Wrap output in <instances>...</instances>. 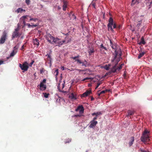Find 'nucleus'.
<instances>
[{
    "label": "nucleus",
    "instance_id": "f257e3e1",
    "mask_svg": "<svg viewBox=\"0 0 152 152\" xmlns=\"http://www.w3.org/2000/svg\"><path fill=\"white\" fill-rule=\"evenodd\" d=\"M110 46L111 48L115 50V56L114 58L112 60V61L115 64V65L111 69L110 72H115L117 69V65L118 63L120 61V58L121 56V50L119 46L115 42H113L111 40H110Z\"/></svg>",
    "mask_w": 152,
    "mask_h": 152
},
{
    "label": "nucleus",
    "instance_id": "f03ea898",
    "mask_svg": "<svg viewBox=\"0 0 152 152\" xmlns=\"http://www.w3.org/2000/svg\"><path fill=\"white\" fill-rule=\"evenodd\" d=\"M150 132L148 131L145 130L141 138V140L143 142H147L149 141Z\"/></svg>",
    "mask_w": 152,
    "mask_h": 152
},
{
    "label": "nucleus",
    "instance_id": "7ed1b4c3",
    "mask_svg": "<svg viewBox=\"0 0 152 152\" xmlns=\"http://www.w3.org/2000/svg\"><path fill=\"white\" fill-rule=\"evenodd\" d=\"M65 42V40L62 41L61 39L57 38H55L54 37V39L52 41V43L53 44H55L56 46H60L62 45Z\"/></svg>",
    "mask_w": 152,
    "mask_h": 152
},
{
    "label": "nucleus",
    "instance_id": "20e7f679",
    "mask_svg": "<svg viewBox=\"0 0 152 152\" xmlns=\"http://www.w3.org/2000/svg\"><path fill=\"white\" fill-rule=\"evenodd\" d=\"M28 64L27 62H25L23 64H19V66L21 69L25 71L28 70Z\"/></svg>",
    "mask_w": 152,
    "mask_h": 152
},
{
    "label": "nucleus",
    "instance_id": "39448f33",
    "mask_svg": "<svg viewBox=\"0 0 152 152\" xmlns=\"http://www.w3.org/2000/svg\"><path fill=\"white\" fill-rule=\"evenodd\" d=\"M7 33L6 31H4L0 39V44H2L4 43L7 39Z\"/></svg>",
    "mask_w": 152,
    "mask_h": 152
},
{
    "label": "nucleus",
    "instance_id": "423d86ee",
    "mask_svg": "<svg viewBox=\"0 0 152 152\" xmlns=\"http://www.w3.org/2000/svg\"><path fill=\"white\" fill-rule=\"evenodd\" d=\"M113 23V20L112 18L110 17L108 20V23L107 25V27L108 29H110L112 31H113V28H112V26Z\"/></svg>",
    "mask_w": 152,
    "mask_h": 152
},
{
    "label": "nucleus",
    "instance_id": "0eeeda50",
    "mask_svg": "<svg viewBox=\"0 0 152 152\" xmlns=\"http://www.w3.org/2000/svg\"><path fill=\"white\" fill-rule=\"evenodd\" d=\"M19 47V45L18 44L14 47L13 50L10 54V57L14 56L18 52V48Z\"/></svg>",
    "mask_w": 152,
    "mask_h": 152
},
{
    "label": "nucleus",
    "instance_id": "6e6552de",
    "mask_svg": "<svg viewBox=\"0 0 152 152\" xmlns=\"http://www.w3.org/2000/svg\"><path fill=\"white\" fill-rule=\"evenodd\" d=\"M46 39L50 43H52V41L54 39V37H53L52 35L49 34H47L46 35Z\"/></svg>",
    "mask_w": 152,
    "mask_h": 152
},
{
    "label": "nucleus",
    "instance_id": "1a4fd4ad",
    "mask_svg": "<svg viewBox=\"0 0 152 152\" xmlns=\"http://www.w3.org/2000/svg\"><path fill=\"white\" fill-rule=\"evenodd\" d=\"M75 110L76 111H79L80 114H82L84 113V108L82 105H80L78 106Z\"/></svg>",
    "mask_w": 152,
    "mask_h": 152
},
{
    "label": "nucleus",
    "instance_id": "9d476101",
    "mask_svg": "<svg viewBox=\"0 0 152 152\" xmlns=\"http://www.w3.org/2000/svg\"><path fill=\"white\" fill-rule=\"evenodd\" d=\"M92 92L91 90H87L83 94L81 95V97H86L88 95H90L91 94Z\"/></svg>",
    "mask_w": 152,
    "mask_h": 152
},
{
    "label": "nucleus",
    "instance_id": "9b49d317",
    "mask_svg": "<svg viewBox=\"0 0 152 152\" xmlns=\"http://www.w3.org/2000/svg\"><path fill=\"white\" fill-rule=\"evenodd\" d=\"M97 123V121H91L90 122L89 127L90 128H94L95 127Z\"/></svg>",
    "mask_w": 152,
    "mask_h": 152
},
{
    "label": "nucleus",
    "instance_id": "f8f14e48",
    "mask_svg": "<svg viewBox=\"0 0 152 152\" xmlns=\"http://www.w3.org/2000/svg\"><path fill=\"white\" fill-rule=\"evenodd\" d=\"M21 35V34H20L19 32L14 31L12 35V38L13 39L15 37H19Z\"/></svg>",
    "mask_w": 152,
    "mask_h": 152
},
{
    "label": "nucleus",
    "instance_id": "ddd939ff",
    "mask_svg": "<svg viewBox=\"0 0 152 152\" xmlns=\"http://www.w3.org/2000/svg\"><path fill=\"white\" fill-rule=\"evenodd\" d=\"M39 89L41 90H45L46 89V86L42 83H40L39 85Z\"/></svg>",
    "mask_w": 152,
    "mask_h": 152
},
{
    "label": "nucleus",
    "instance_id": "4468645a",
    "mask_svg": "<svg viewBox=\"0 0 152 152\" xmlns=\"http://www.w3.org/2000/svg\"><path fill=\"white\" fill-rule=\"evenodd\" d=\"M100 50L104 52V50L107 51V49L106 47L104 46L103 44H102L100 45Z\"/></svg>",
    "mask_w": 152,
    "mask_h": 152
},
{
    "label": "nucleus",
    "instance_id": "2eb2a0df",
    "mask_svg": "<svg viewBox=\"0 0 152 152\" xmlns=\"http://www.w3.org/2000/svg\"><path fill=\"white\" fill-rule=\"evenodd\" d=\"M34 45L38 46L39 45V40L37 38H35L33 40Z\"/></svg>",
    "mask_w": 152,
    "mask_h": 152
},
{
    "label": "nucleus",
    "instance_id": "dca6fc26",
    "mask_svg": "<svg viewBox=\"0 0 152 152\" xmlns=\"http://www.w3.org/2000/svg\"><path fill=\"white\" fill-rule=\"evenodd\" d=\"M94 49L93 48L89 49V50L88 51V53H89V55L90 56L92 55V54L94 53Z\"/></svg>",
    "mask_w": 152,
    "mask_h": 152
},
{
    "label": "nucleus",
    "instance_id": "f3484780",
    "mask_svg": "<svg viewBox=\"0 0 152 152\" xmlns=\"http://www.w3.org/2000/svg\"><path fill=\"white\" fill-rule=\"evenodd\" d=\"M64 5L63 6V10L64 11L66 10V9L67 6V2L66 1H63Z\"/></svg>",
    "mask_w": 152,
    "mask_h": 152
},
{
    "label": "nucleus",
    "instance_id": "a211bd4d",
    "mask_svg": "<svg viewBox=\"0 0 152 152\" xmlns=\"http://www.w3.org/2000/svg\"><path fill=\"white\" fill-rule=\"evenodd\" d=\"M146 43V42L144 40V39L143 37H142L141 38V42L138 43L139 45H141L142 44L143 45H145Z\"/></svg>",
    "mask_w": 152,
    "mask_h": 152
},
{
    "label": "nucleus",
    "instance_id": "6ab92c4d",
    "mask_svg": "<svg viewBox=\"0 0 152 152\" xmlns=\"http://www.w3.org/2000/svg\"><path fill=\"white\" fill-rule=\"evenodd\" d=\"M69 97L72 99H76V96L74 95L73 93H72L69 96Z\"/></svg>",
    "mask_w": 152,
    "mask_h": 152
},
{
    "label": "nucleus",
    "instance_id": "aec40b11",
    "mask_svg": "<svg viewBox=\"0 0 152 152\" xmlns=\"http://www.w3.org/2000/svg\"><path fill=\"white\" fill-rule=\"evenodd\" d=\"M131 141L129 142V145L130 146H131L133 143L134 141V137H132L130 138Z\"/></svg>",
    "mask_w": 152,
    "mask_h": 152
},
{
    "label": "nucleus",
    "instance_id": "412c9836",
    "mask_svg": "<svg viewBox=\"0 0 152 152\" xmlns=\"http://www.w3.org/2000/svg\"><path fill=\"white\" fill-rule=\"evenodd\" d=\"M139 3V0H132L131 4L134 5L136 3L138 4Z\"/></svg>",
    "mask_w": 152,
    "mask_h": 152
},
{
    "label": "nucleus",
    "instance_id": "4be33fe9",
    "mask_svg": "<svg viewBox=\"0 0 152 152\" xmlns=\"http://www.w3.org/2000/svg\"><path fill=\"white\" fill-rule=\"evenodd\" d=\"M127 113L128 115H127V116L128 117L130 115H133L134 114V112L130 110H128Z\"/></svg>",
    "mask_w": 152,
    "mask_h": 152
},
{
    "label": "nucleus",
    "instance_id": "5701e85b",
    "mask_svg": "<svg viewBox=\"0 0 152 152\" xmlns=\"http://www.w3.org/2000/svg\"><path fill=\"white\" fill-rule=\"evenodd\" d=\"M148 3H149V8H150L152 6V0H145Z\"/></svg>",
    "mask_w": 152,
    "mask_h": 152
},
{
    "label": "nucleus",
    "instance_id": "b1692460",
    "mask_svg": "<svg viewBox=\"0 0 152 152\" xmlns=\"http://www.w3.org/2000/svg\"><path fill=\"white\" fill-rule=\"evenodd\" d=\"M96 0H93L91 4H90V5H92L95 9H96L95 2Z\"/></svg>",
    "mask_w": 152,
    "mask_h": 152
},
{
    "label": "nucleus",
    "instance_id": "393cba45",
    "mask_svg": "<svg viewBox=\"0 0 152 152\" xmlns=\"http://www.w3.org/2000/svg\"><path fill=\"white\" fill-rule=\"evenodd\" d=\"M100 91V90L98 91H97V94L99 96L101 94H104L106 93L105 90L102 91L101 92Z\"/></svg>",
    "mask_w": 152,
    "mask_h": 152
},
{
    "label": "nucleus",
    "instance_id": "a878e982",
    "mask_svg": "<svg viewBox=\"0 0 152 152\" xmlns=\"http://www.w3.org/2000/svg\"><path fill=\"white\" fill-rule=\"evenodd\" d=\"M23 10V9H22L20 8H19L17 9V10L15 11V12H16L17 13H19L20 12H22Z\"/></svg>",
    "mask_w": 152,
    "mask_h": 152
},
{
    "label": "nucleus",
    "instance_id": "bb28decb",
    "mask_svg": "<svg viewBox=\"0 0 152 152\" xmlns=\"http://www.w3.org/2000/svg\"><path fill=\"white\" fill-rule=\"evenodd\" d=\"M145 53L144 52H142L141 53H140L139 55L138 56V59L140 58L141 57H142L145 54Z\"/></svg>",
    "mask_w": 152,
    "mask_h": 152
},
{
    "label": "nucleus",
    "instance_id": "cd10ccee",
    "mask_svg": "<svg viewBox=\"0 0 152 152\" xmlns=\"http://www.w3.org/2000/svg\"><path fill=\"white\" fill-rule=\"evenodd\" d=\"M82 64V66H85V67H86L87 66V61L85 60L84 62H82V63H81Z\"/></svg>",
    "mask_w": 152,
    "mask_h": 152
},
{
    "label": "nucleus",
    "instance_id": "c85d7f7f",
    "mask_svg": "<svg viewBox=\"0 0 152 152\" xmlns=\"http://www.w3.org/2000/svg\"><path fill=\"white\" fill-rule=\"evenodd\" d=\"M46 56L48 57L47 60L48 61H49L50 62L51 60V56L50 54H47Z\"/></svg>",
    "mask_w": 152,
    "mask_h": 152
},
{
    "label": "nucleus",
    "instance_id": "c756f323",
    "mask_svg": "<svg viewBox=\"0 0 152 152\" xmlns=\"http://www.w3.org/2000/svg\"><path fill=\"white\" fill-rule=\"evenodd\" d=\"M43 94L44 95V97L46 98H48V97L49 95H50L49 94H47L46 93H43Z\"/></svg>",
    "mask_w": 152,
    "mask_h": 152
},
{
    "label": "nucleus",
    "instance_id": "7c9ffc66",
    "mask_svg": "<svg viewBox=\"0 0 152 152\" xmlns=\"http://www.w3.org/2000/svg\"><path fill=\"white\" fill-rule=\"evenodd\" d=\"M101 114V113L100 112H97V113H94L92 114V115L93 116L94 115H95L96 116H97Z\"/></svg>",
    "mask_w": 152,
    "mask_h": 152
},
{
    "label": "nucleus",
    "instance_id": "2f4dec72",
    "mask_svg": "<svg viewBox=\"0 0 152 152\" xmlns=\"http://www.w3.org/2000/svg\"><path fill=\"white\" fill-rule=\"evenodd\" d=\"M142 23L141 21H139V23H138L137 25V27L138 28H139L141 26V23Z\"/></svg>",
    "mask_w": 152,
    "mask_h": 152
},
{
    "label": "nucleus",
    "instance_id": "473e14b6",
    "mask_svg": "<svg viewBox=\"0 0 152 152\" xmlns=\"http://www.w3.org/2000/svg\"><path fill=\"white\" fill-rule=\"evenodd\" d=\"M123 65V64H121V65L119 67H118L117 66V70L119 71L120 69H121L122 68V66Z\"/></svg>",
    "mask_w": 152,
    "mask_h": 152
},
{
    "label": "nucleus",
    "instance_id": "72a5a7b5",
    "mask_svg": "<svg viewBox=\"0 0 152 152\" xmlns=\"http://www.w3.org/2000/svg\"><path fill=\"white\" fill-rule=\"evenodd\" d=\"M104 68L107 70H108L109 69V66L107 65H106L104 66Z\"/></svg>",
    "mask_w": 152,
    "mask_h": 152
},
{
    "label": "nucleus",
    "instance_id": "f704fd0d",
    "mask_svg": "<svg viewBox=\"0 0 152 152\" xmlns=\"http://www.w3.org/2000/svg\"><path fill=\"white\" fill-rule=\"evenodd\" d=\"M90 79H91V80H92L93 79V78H92L91 77H86L84 79H83L82 80V81H84L86 80H90Z\"/></svg>",
    "mask_w": 152,
    "mask_h": 152
},
{
    "label": "nucleus",
    "instance_id": "c9c22d12",
    "mask_svg": "<svg viewBox=\"0 0 152 152\" xmlns=\"http://www.w3.org/2000/svg\"><path fill=\"white\" fill-rule=\"evenodd\" d=\"M122 26V25L120 24L117 25V30L120 29Z\"/></svg>",
    "mask_w": 152,
    "mask_h": 152
},
{
    "label": "nucleus",
    "instance_id": "e433bc0d",
    "mask_svg": "<svg viewBox=\"0 0 152 152\" xmlns=\"http://www.w3.org/2000/svg\"><path fill=\"white\" fill-rule=\"evenodd\" d=\"M101 82H98L97 84V86L95 88V89H96L101 84Z\"/></svg>",
    "mask_w": 152,
    "mask_h": 152
},
{
    "label": "nucleus",
    "instance_id": "4c0bfd02",
    "mask_svg": "<svg viewBox=\"0 0 152 152\" xmlns=\"http://www.w3.org/2000/svg\"><path fill=\"white\" fill-rule=\"evenodd\" d=\"M37 20V18H30V19L29 20V21H31L33 20V21L35 22Z\"/></svg>",
    "mask_w": 152,
    "mask_h": 152
},
{
    "label": "nucleus",
    "instance_id": "58836bf2",
    "mask_svg": "<svg viewBox=\"0 0 152 152\" xmlns=\"http://www.w3.org/2000/svg\"><path fill=\"white\" fill-rule=\"evenodd\" d=\"M76 61H77V63L79 64H81L82 63V62L79 59H77L76 60Z\"/></svg>",
    "mask_w": 152,
    "mask_h": 152
},
{
    "label": "nucleus",
    "instance_id": "ea45409f",
    "mask_svg": "<svg viewBox=\"0 0 152 152\" xmlns=\"http://www.w3.org/2000/svg\"><path fill=\"white\" fill-rule=\"evenodd\" d=\"M71 141V140L70 139H69V138L66 140V141H65V143H69V142Z\"/></svg>",
    "mask_w": 152,
    "mask_h": 152
},
{
    "label": "nucleus",
    "instance_id": "a19ab883",
    "mask_svg": "<svg viewBox=\"0 0 152 152\" xmlns=\"http://www.w3.org/2000/svg\"><path fill=\"white\" fill-rule=\"evenodd\" d=\"M26 43H25L24 45H23L22 46V47H21V50H22L24 51V50H23V49L24 48V47H26V45H25L26 44Z\"/></svg>",
    "mask_w": 152,
    "mask_h": 152
},
{
    "label": "nucleus",
    "instance_id": "79ce46f5",
    "mask_svg": "<svg viewBox=\"0 0 152 152\" xmlns=\"http://www.w3.org/2000/svg\"><path fill=\"white\" fill-rule=\"evenodd\" d=\"M30 0H26L25 2L27 5H29L30 4Z\"/></svg>",
    "mask_w": 152,
    "mask_h": 152
},
{
    "label": "nucleus",
    "instance_id": "37998d69",
    "mask_svg": "<svg viewBox=\"0 0 152 152\" xmlns=\"http://www.w3.org/2000/svg\"><path fill=\"white\" fill-rule=\"evenodd\" d=\"M34 60H32V61L29 64V66H32V65L34 63Z\"/></svg>",
    "mask_w": 152,
    "mask_h": 152
},
{
    "label": "nucleus",
    "instance_id": "c03bdc74",
    "mask_svg": "<svg viewBox=\"0 0 152 152\" xmlns=\"http://www.w3.org/2000/svg\"><path fill=\"white\" fill-rule=\"evenodd\" d=\"M113 28H116L117 29V25L116 24L114 23L113 24Z\"/></svg>",
    "mask_w": 152,
    "mask_h": 152
},
{
    "label": "nucleus",
    "instance_id": "a18cd8bd",
    "mask_svg": "<svg viewBox=\"0 0 152 152\" xmlns=\"http://www.w3.org/2000/svg\"><path fill=\"white\" fill-rule=\"evenodd\" d=\"M19 30V27H18L17 28H15V32H19L18 31Z\"/></svg>",
    "mask_w": 152,
    "mask_h": 152
},
{
    "label": "nucleus",
    "instance_id": "49530a36",
    "mask_svg": "<svg viewBox=\"0 0 152 152\" xmlns=\"http://www.w3.org/2000/svg\"><path fill=\"white\" fill-rule=\"evenodd\" d=\"M26 25L28 26V28L31 27L32 25H30L29 23H27Z\"/></svg>",
    "mask_w": 152,
    "mask_h": 152
},
{
    "label": "nucleus",
    "instance_id": "de8ad7c7",
    "mask_svg": "<svg viewBox=\"0 0 152 152\" xmlns=\"http://www.w3.org/2000/svg\"><path fill=\"white\" fill-rule=\"evenodd\" d=\"M40 74H42L44 72V69L42 68L40 69Z\"/></svg>",
    "mask_w": 152,
    "mask_h": 152
},
{
    "label": "nucleus",
    "instance_id": "09e8293b",
    "mask_svg": "<svg viewBox=\"0 0 152 152\" xmlns=\"http://www.w3.org/2000/svg\"><path fill=\"white\" fill-rule=\"evenodd\" d=\"M46 79H44L43 80H42V82H41L40 83H46Z\"/></svg>",
    "mask_w": 152,
    "mask_h": 152
},
{
    "label": "nucleus",
    "instance_id": "8fccbe9b",
    "mask_svg": "<svg viewBox=\"0 0 152 152\" xmlns=\"http://www.w3.org/2000/svg\"><path fill=\"white\" fill-rule=\"evenodd\" d=\"M55 72L56 73V76H57L58 74V69H57L55 71Z\"/></svg>",
    "mask_w": 152,
    "mask_h": 152
},
{
    "label": "nucleus",
    "instance_id": "3c124183",
    "mask_svg": "<svg viewBox=\"0 0 152 152\" xmlns=\"http://www.w3.org/2000/svg\"><path fill=\"white\" fill-rule=\"evenodd\" d=\"M27 17H28V15H26L24 16H23L22 18H23L24 19L26 18Z\"/></svg>",
    "mask_w": 152,
    "mask_h": 152
},
{
    "label": "nucleus",
    "instance_id": "603ef678",
    "mask_svg": "<svg viewBox=\"0 0 152 152\" xmlns=\"http://www.w3.org/2000/svg\"><path fill=\"white\" fill-rule=\"evenodd\" d=\"M97 118V116H96L95 117H94L93 120L92 121H96L95 120H96Z\"/></svg>",
    "mask_w": 152,
    "mask_h": 152
},
{
    "label": "nucleus",
    "instance_id": "864d4df0",
    "mask_svg": "<svg viewBox=\"0 0 152 152\" xmlns=\"http://www.w3.org/2000/svg\"><path fill=\"white\" fill-rule=\"evenodd\" d=\"M76 70L79 71V72H83L84 71V70L83 69H77Z\"/></svg>",
    "mask_w": 152,
    "mask_h": 152
},
{
    "label": "nucleus",
    "instance_id": "5fc2aeb1",
    "mask_svg": "<svg viewBox=\"0 0 152 152\" xmlns=\"http://www.w3.org/2000/svg\"><path fill=\"white\" fill-rule=\"evenodd\" d=\"M123 76L124 78L126 77V72L125 71H124V74L123 75Z\"/></svg>",
    "mask_w": 152,
    "mask_h": 152
},
{
    "label": "nucleus",
    "instance_id": "6e6d98bb",
    "mask_svg": "<svg viewBox=\"0 0 152 152\" xmlns=\"http://www.w3.org/2000/svg\"><path fill=\"white\" fill-rule=\"evenodd\" d=\"M37 26V24L32 25L31 27H36Z\"/></svg>",
    "mask_w": 152,
    "mask_h": 152
},
{
    "label": "nucleus",
    "instance_id": "4d7b16f0",
    "mask_svg": "<svg viewBox=\"0 0 152 152\" xmlns=\"http://www.w3.org/2000/svg\"><path fill=\"white\" fill-rule=\"evenodd\" d=\"M4 63V61L0 60V65Z\"/></svg>",
    "mask_w": 152,
    "mask_h": 152
},
{
    "label": "nucleus",
    "instance_id": "13d9d810",
    "mask_svg": "<svg viewBox=\"0 0 152 152\" xmlns=\"http://www.w3.org/2000/svg\"><path fill=\"white\" fill-rule=\"evenodd\" d=\"M23 23L24 24V26H25L26 25V22H25V20H23Z\"/></svg>",
    "mask_w": 152,
    "mask_h": 152
},
{
    "label": "nucleus",
    "instance_id": "bf43d9fd",
    "mask_svg": "<svg viewBox=\"0 0 152 152\" xmlns=\"http://www.w3.org/2000/svg\"><path fill=\"white\" fill-rule=\"evenodd\" d=\"M72 59H74V60H77L76 58H77L76 56H75V57H72Z\"/></svg>",
    "mask_w": 152,
    "mask_h": 152
},
{
    "label": "nucleus",
    "instance_id": "052dcab7",
    "mask_svg": "<svg viewBox=\"0 0 152 152\" xmlns=\"http://www.w3.org/2000/svg\"><path fill=\"white\" fill-rule=\"evenodd\" d=\"M105 92H109L110 91V90L109 89H106L105 90Z\"/></svg>",
    "mask_w": 152,
    "mask_h": 152
},
{
    "label": "nucleus",
    "instance_id": "680f3d73",
    "mask_svg": "<svg viewBox=\"0 0 152 152\" xmlns=\"http://www.w3.org/2000/svg\"><path fill=\"white\" fill-rule=\"evenodd\" d=\"M141 151L142 152H149V151H146L144 150H141Z\"/></svg>",
    "mask_w": 152,
    "mask_h": 152
},
{
    "label": "nucleus",
    "instance_id": "e2e57ef3",
    "mask_svg": "<svg viewBox=\"0 0 152 152\" xmlns=\"http://www.w3.org/2000/svg\"><path fill=\"white\" fill-rule=\"evenodd\" d=\"M58 90L59 91H60V92H64V91H61L60 89L59 88H58Z\"/></svg>",
    "mask_w": 152,
    "mask_h": 152
},
{
    "label": "nucleus",
    "instance_id": "0e129e2a",
    "mask_svg": "<svg viewBox=\"0 0 152 152\" xmlns=\"http://www.w3.org/2000/svg\"><path fill=\"white\" fill-rule=\"evenodd\" d=\"M82 115H76V117H77V116H78L79 117H80Z\"/></svg>",
    "mask_w": 152,
    "mask_h": 152
},
{
    "label": "nucleus",
    "instance_id": "69168bd1",
    "mask_svg": "<svg viewBox=\"0 0 152 152\" xmlns=\"http://www.w3.org/2000/svg\"><path fill=\"white\" fill-rule=\"evenodd\" d=\"M64 84L65 83H64L63 84H62V89L64 88Z\"/></svg>",
    "mask_w": 152,
    "mask_h": 152
},
{
    "label": "nucleus",
    "instance_id": "338daca9",
    "mask_svg": "<svg viewBox=\"0 0 152 152\" xmlns=\"http://www.w3.org/2000/svg\"><path fill=\"white\" fill-rule=\"evenodd\" d=\"M61 69L62 70H64V66H62L61 68Z\"/></svg>",
    "mask_w": 152,
    "mask_h": 152
},
{
    "label": "nucleus",
    "instance_id": "774afa93",
    "mask_svg": "<svg viewBox=\"0 0 152 152\" xmlns=\"http://www.w3.org/2000/svg\"><path fill=\"white\" fill-rule=\"evenodd\" d=\"M94 100V98H93V97H92L91 98V100L93 101Z\"/></svg>",
    "mask_w": 152,
    "mask_h": 152
}]
</instances>
